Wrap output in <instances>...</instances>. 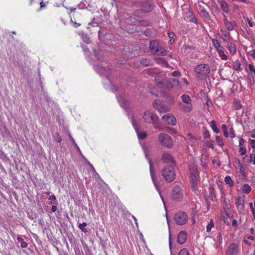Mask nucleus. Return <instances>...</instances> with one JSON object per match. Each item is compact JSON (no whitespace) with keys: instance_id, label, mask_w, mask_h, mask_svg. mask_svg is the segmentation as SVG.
Returning <instances> with one entry per match:
<instances>
[{"instance_id":"obj_20","label":"nucleus","mask_w":255,"mask_h":255,"mask_svg":"<svg viewBox=\"0 0 255 255\" xmlns=\"http://www.w3.org/2000/svg\"><path fill=\"white\" fill-rule=\"evenodd\" d=\"M236 205L238 208V209L242 211L244 210V200L241 198V197H239L238 199H236Z\"/></svg>"},{"instance_id":"obj_61","label":"nucleus","mask_w":255,"mask_h":255,"mask_svg":"<svg viewBox=\"0 0 255 255\" xmlns=\"http://www.w3.org/2000/svg\"><path fill=\"white\" fill-rule=\"evenodd\" d=\"M68 137H69V138L70 139V140L72 142V143H75V140H74V138L72 137V136H71V135L70 134V133H69Z\"/></svg>"},{"instance_id":"obj_56","label":"nucleus","mask_w":255,"mask_h":255,"mask_svg":"<svg viewBox=\"0 0 255 255\" xmlns=\"http://www.w3.org/2000/svg\"><path fill=\"white\" fill-rule=\"evenodd\" d=\"M86 160L87 164L89 166V167H90L91 170H93V171L95 172L96 171H95V169L94 166L90 163V162L89 161H88L87 159H86Z\"/></svg>"},{"instance_id":"obj_29","label":"nucleus","mask_w":255,"mask_h":255,"mask_svg":"<svg viewBox=\"0 0 255 255\" xmlns=\"http://www.w3.org/2000/svg\"><path fill=\"white\" fill-rule=\"evenodd\" d=\"M225 182L230 187L233 186L234 185V181L229 176H227L225 178Z\"/></svg>"},{"instance_id":"obj_34","label":"nucleus","mask_w":255,"mask_h":255,"mask_svg":"<svg viewBox=\"0 0 255 255\" xmlns=\"http://www.w3.org/2000/svg\"><path fill=\"white\" fill-rule=\"evenodd\" d=\"M212 41L215 48L217 49V51H218V49H222V47L220 45L217 39H212Z\"/></svg>"},{"instance_id":"obj_24","label":"nucleus","mask_w":255,"mask_h":255,"mask_svg":"<svg viewBox=\"0 0 255 255\" xmlns=\"http://www.w3.org/2000/svg\"><path fill=\"white\" fill-rule=\"evenodd\" d=\"M140 63L145 66H150L153 65L152 60L149 58H142L140 60Z\"/></svg>"},{"instance_id":"obj_15","label":"nucleus","mask_w":255,"mask_h":255,"mask_svg":"<svg viewBox=\"0 0 255 255\" xmlns=\"http://www.w3.org/2000/svg\"><path fill=\"white\" fill-rule=\"evenodd\" d=\"M239 252L238 246L234 243L230 245L227 250L226 255H234Z\"/></svg>"},{"instance_id":"obj_37","label":"nucleus","mask_w":255,"mask_h":255,"mask_svg":"<svg viewBox=\"0 0 255 255\" xmlns=\"http://www.w3.org/2000/svg\"><path fill=\"white\" fill-rule=\"evenodd\" d=\"M87 224L86 223L84 222L82 224H80L78 226L79 228L83 232L87 233L88 230L85 227L87 226Z\"/></svg>"},{"instance_id":"obj_48","label":"nucleus","mask_w":255,"mask_h":255,"mask_svg":"<svg viewBox=\"0 0 255 255\" xmlns=\"http://www.w3.org/2000/svg\"><path fill=\"white\" fill-rule=\"evenodd\" d=\"M239 152H240L241 155H245L247 152L246 148L244 147H241L240 148Z\"/></svg>"},{"instance_id":"obj_27","label":"nucleus","mask_w":255,"mask_h":255,"mask_svg":"<svg viewBox=\"0 0 255 255\" xmlns=\"http://www.w3.org/2000/svg\"><path fill=\"white\" fill-rule=\"evenodd\" d=\"M210 125L214 132L216 133H218L219 132V129L217 126L216 122L213 120L211 122Z\"/></svg>"},{"instance_id":"obj_32","label":"nucleus","mask_w":255,"mask_h":255,"mask_svg":"<svg viewBox=\"0 0 255 255\" xmlns=\"http://www.w3.org/2000/svg\"><path fill=\"white\" fill-rule=\"evenodd\" d=\"M243 192L245 194H248L251 190V186L248 184H245L243 186Z\"/></svg>"},{"instance_id":"obj_18","label":"nucleus","mask_w":255,"mask_h":255,"mask_svg":"<svg viewBox=\"0 0 255 255\" xmlns=\"http://www.w3.org/2000/svg\"><path fill=\"white\" fill-rule=\"evenodd\" d=\"M162 86L160 88H163L168 90H170L173 88V84L171 83V81L169 79H164L163 81Z\"/></svg>"},{"instance_id":"obj_17","label":"nucleus","mask_w":255,"mask_h":255,"mask_svg":"<svg viewBox=\"0 0 255 255\" xmlns=\"http://www.w3.org/2000/svg\"><path fill=\"white\" fill-rule=\"evenodd\" d=\"M187 240V233L185 231H181L177 237V242L180 244L182 245L184 244Z\"/></svg>"},{"instance_id":"obj_4","label":"nucleus","mask_w":255,"mask_h":255,"mask_svg":"<svg viewBox=\"0 0 255 255\" xmlns=\"http://www.w3.org/2000/svg\"><path fill=\"white\" fill-rule=\"evenodd\" d=\"M158 139L160 144L167 148L170 149L172 148L174 145L172 138L167 133H160L158 135Z\"/></svg>"},{"instance_id":"obj_42","label":"nucleus","mask_w":255,"mask_h":255,"mask_svg":"<svg viewBox=\"0 0 255 255\" xmlns=\"http://www.w3.org/2000/svg\"><path fill=\"white\" fill-rule=\"evenodd\" d=\"M214 226V223L212 220H210V223L207 225L206 227L207 232H209L211 231L212 228Z\"/></svg>"},{"instance_id":"obj_9","label":"nucleus","mask_w":255,"mask_h":255,"mask_svg":"<svg viewBox=\"0 0 255 255\" xmlns=\"http://www.w3.org/2000/svg\"><path fill=\"white\" fill-rule=\"evenodd\" d=\"M131 123H132V125L133 128H134V129L137 133L138 138L140 139H143L145 138L147 136V134L144 132H142V133L140 132L139 127L137 124L136 120H135V119L133 117H132V118H131Z\"/></svg>"},{"instance_id":"obj_36","label":"nucleus","mask_w":255,"mask_h":255,"mask_svg":"<svg viewBox=\"0 0 255 255\" xmlns=\"http://www.w3.org/2000/svg\"><path fill=\"white\" fill-rule=\"evenodd\" d=\"M17 240L18 242H20V246L22 248H26L27 247V244L23 241L22 238L18 237Z\"/></svg>"},{"instance_id":"obj_45","label":"nucleus","mask_w":255,"mask_h":255,"mask_svg":"<svg viewBox=\"0 0 255 255\" xmlns=\"http://www.w3.org/2000/svg\"><path fill=\"white\" fill-rule=\"evenodd\" d=\"M156 109L158 110L159 112H165L167 111V107H164L162 106H159V107H157Z\"/></svg>"},{"instance_id":"obj_2","label":"nucleus","mask_w":255,"mask_h":255,"mask_svg":"<svg viewBox=\"0 0 255 255\" xmlns=\"http://www.w3.org/2000/svg\"><path fill=\"white\" fill-rule=\"evenodd\" d=\"M161 173L167 182H172L175 178V173L173 165L169 164L164 166L162 168Z\"/></svg>"},{"instance_id":"obj_1","label":"nucleus","mask_w":255,"mask_h":255,"mask_svg":"<svg viewBox=\"0 0 255 255\" xmlns=\"http://www.w3.org/2000/svg\"><path fill=\"white\" fill-rule=\"evenodd\" d=\"M196 77L198 80L205 78L210 72V67L207 64H200L194 67Z\"/></svg>"},{"instance_id":"obj_50","label":"nucleus","mask_w":255,"mask_h":255,"mask_svg":"<svg viewBox=\"0 0 255 255\" xmlns=\"http://www.w3.org/2000/svg\"><path fill=\"white\" fill-rule=\"evenodd\" d=\"M250 161L251 162H252L253 164H255V153H252L250 155Z\"/></svg>"},{"instance_id":"obj_35","label":"nucleus","mask_w":255,"mask_h":255,"mask_svg":"<svg viewBox=\"0 0 255 255\" xmlns=\"http://www.w3.org/2000/svg\"><path fill=\"white\" fill-rule=\"evenodd\" d=\"M218 54H219L220 57L222 58V59L224 60H226L227 59L228 57L224 53L222 49H218Z\"/></svg>"},{"instance_id":"obj_64","label":"nucleus","mask_w":255,"mask_h":255,"mask_svg":"<svg viewBox=\"0 0 255 255\" xmlns=\"http://www.w3.org/2000/svg\"><path fill=\"white\" fill-rule=\"evenodd\" d=\"M232 225L234 227H236L237 226V221L236 220L234 219L232 221Z\"/></svg>"},{"instance_id":"obj_40","label":"nucleus","mask_w":255,"mask_h":255,"mask_svg":"<svg viewBox=\"0 0 255 255\" xmlns=\"http://www.w3.org/2000/svg\"><path fill=\"white\" fill-rule=\"evenodd\" d=\"M139 24L140 25L147 26L150 25V21L146 20H141L138 21Z\"/></svg>"},{"instance_id":"obj_60","label":"nucleus","mask_w":255,"mask_h":255,"mask_svg":"<svg viewBox=\"0 0 255 255\" xmlns=\"http://www.w3.org/2000/svg\"><path fill=\"white\" fill-rule=\"evenodd\" d=\"M82 47L84 52H88V53L90 52L89 49L87 47H86L85 46H82Z\"/></svg>"},{"instance_id":"obj_19","label":"nucleus","mask_w":255,"mask_h":255,"mask_svg":"<svg viewBox=\"0 0 255 255\" xmlns=\"http://www.w3.org/2000/svg\"><path fill=\"white\" fill-rule=\"evenodd\" d=\"M220 5L222 9L225 13H228L230 11L229 6L228 3L225 0H219Z\"/></svg>"},{"instance_id":"obj_54","label":"nucleus","mask_w":255,"mask_h":255,"mask_svg":"<svg viewBox=\"0 0 255 255\" xmlns=\"http://www.w3.org/2000/svg\"><path fill=\"white\" fill-rule=\"evenodd\" d=\"M230 137L233 138L235 136V131L233 128H231L230 130Z\"/></svg>"},{"instance_id":"obj_13","label":"nucleus","mask_w":255,"mask_h":255,"mask_svg":"<svg viewBox=\"0 0 255 255\" xmlns=\"http://www.w3.org/2000/svg\"><path fill=\"white\" fill-rule=\"evenodd\" d=\"M154 7L155 5L153 1H146L145 2L143 1L141 8L144 12L148 13L150 12Z\"/></svg>"},{"instance_id":"obj_44","label":"nucleus","mask_w":255,"mask_h":255,"mask_svg":"<svg viewBox=\"0 0 255 255\" xmlns=\"http://www.w3.org/2000/svg\"><path fill=\"white\" fill-rule=\"evenodd\" d=\"M82 39L86 43H90L91 42L90 39L87 35H83L82 36Z\"/></svg>"},{"instance_id":"obj_21","label":"nucleus","mask_w":255,"mask_h":255,"mask_svg":"<svg viewBox=\"0 0 255 255\" xmlns=\"http://www.w3.org/2000/svg\"><path fill=\"white\" fill-rule=\"evenodd\" d=\"M149 47H150V50L154 54L155 52V51H156V49L159 47L158 41L157 40H155L151 41L150 42Z\"/></svg>"},{"instance_id":"obj_31","label":"nucleus","mask_w":255,"mask_h":255,"mask_svg":"<svg viewBox=\"0 0 255 255\" xmlns=\"http://www.w3.org/2000/svg\"><path fill=\"white\" fill-rule=\"evenodd\" d=\"M144 12L142 9L140 8L135 10L133 12V14L134 16L141 17Z\"/></svg>"},{"instance_id":"obj_46","label":"nucleus","mask_w":255,"mask_h":255,"mask_svg":"<svg viewBox=\"0 0 255 255\" xmlns=\"http://www.w3.org/2000/svg\"><path fill=\"white\" fill-rule=\"evenodd\" d=\"M203 135L205 138H208L210 136L209 131L206 128H205L203 132Z\"/></svg>"},{"instance_id":"obj_25","label":"nucleus","mask_w":255,"mask_h":255,"mask_svg":"<svg viewBox=\"0 0 255 255\" xmlns=\"http://www.w3.org/2000/svg\"><path fill=\"white\" fill-rule=\"evenodd\" d=\"M130 4L133 8H141L143 1L140 0L131 1Z\"/></svg>"},{"instance_id":"obj_53","label":"nucleus","mask_w":255,"mask_h":255,"mask_svg":"<svg viewBox=\"0 0 255 255\" xmlns=\"http://www.w3.org/2000/svg\"><path fill=\"white\" fill-rule=\"evenodd\" d=\"M169 80L171 81L172 84V83H174L175 85L176 84L177 86L179 85V82L178 80L175 78H172V79H170Z\"/></svg>"},{"instance_id":"obj_23","label":"nucleus","mask_w":255,"mask_h":255,"mask_svg":"<svg viewBox=\"0 0 255 255\" xmlns=\"http://www.w3.org/2000/svg\"><path fill=\"white\" fill-rule=\"evenodd\" d=\"M167 51L165 49V48L159 46L154 54L165 56L167 54Z\"/></svg>"},{"instance_id":"obj_22","label":"nucleus","mask_w":255,"mask_h":255,"mask_svg":"<svg viewBox=\"0 0 255 255\" xmlns=\"http://www.w3.org/2000/svg\"><path fill=\"white\" fill-rule=\"evenodd\" d=\"M145 36L148 37H153L156 36V32L155 30L151 28H147L144 31Z\"/></svg>"},{"instance_id":"obj_8","label":"nucleus","mask_w":255,"mask_h":255,"mask_svg":"<svg viewBox=\"0 0 255 255\" xmlns=\"http://www.w3.org/2000/svg\"><path fill=\"white\" fill-rule=\"evenodd\" d=\"M183 193L178 185L173 186L171 192L172 199L175 201H180L183 198Z\"/></svg>"},{"instance_id":"obj_33","label":"nucleus","mask_w":255,"mask_h":255,"mask_svg":"<svg viewBox=\"0 0 255 255\" xmlns=\"http://www.w3.org/2000/svg\"><path fill=\"white\" fill-rule=\"evenodd\" d=\"M228 50L230 52V53L232 54H234L236 52V48L235 46L233 45L232 43H230L228 46Z\"/></svg>"},{"instance_id":"obj_5","label":"nucleus","mask_w":255,"mask_h":255,"mask_svg":"<svg viewBox=\"0 0 255 255\" xmlns=\"http://www.w3.org/2000/svg\"><path fill=\"white\" fill-rule=\"evenodd\" d=\"M144 151L145 157L148 160V162L149 164L150 173V175H151V177L152 182H153L156 190L159 191V187L156 181L155 173L153 169V163H152L151 160L150 159V158L148 155L147 151L145 148H144Z\"/></svg>"},{"instance_id":"obj_38","label":"nucleus","mask_w":255,"mask_h":255,"mask_svg":"<svg viewBox=\"0 0 255 255\" xmlns=\"http://www.w3.org/2000/svg\"><path fill=\"white\" fill-rule=\"evenodd\" d=\"M155 61L158 64H161L165 65H168L167 61L165 60H164L163 58H161V57H159V58L155 59Z\"/></svg>"},{"instance_id":"obj_62","label":"nucleus","mask_w":255,"mask_h":255,"mask_svg":"<svg viewBox=\"0 0 255 255\" xmlns=\"http://www.w3.org/2000/svg\"><path fill=\"white\" fill-rule=\"evenodd\" d=\"M71 22H73L74 23V26L76 28H77L78 26H79L80 25V23H78L76 22H73L72 21V20H71Z\"/></svg>"},{"instance_id":"obj_49","label":"nucleus","mask_w":255,"mask_h":255,"mask_svg":"<svg viewBox=\"0 0 255 255\" xmlns=\"http://www.w3.org/2000/svg\"><path fill=\"white\" fill-rule=\"evenodd\" d=\"M171 75L173 77H179L181 75V73L179 71H175L171 73Z\"/></svg>"},{"instance_id":"obj_12","label":"nucleus","mask_w":255,"mask_h":255,"mask_svg":"<svg viewBox=\"0 0 255 255\" xmlns=\"http://www.w3.org/2000/svg\"><path fill=\"white\" fill-rule=\"evenodd\" d=\"M162 119L167 124L175 126L176 124V119L174 116L171 114H167L162 116Z\"/></svg>"},{"instance_id":"obj_47","label":"nucleus","mask_w":255,"mask_h":255,"mask_svg":"<svg viewBox=\"0 0 255 255\" xmlns=\"http://www.w3.org/2000/svg\"><path fill=\"white\" fill-rule=\"evenodd\" d=\"M55 140L60 143L62 141V138L58 133H56L55 137Z\"/></svg>"},{"instance_id":"obj_59","label":"nucleus","mask_w":255,"mask_h":255,"mask_svg":"<svg viewBox=\"0 0 255 255\" xmlns=\"http://www.w3.org/2000/svg\"><path fill=\"white\" fill-rule=\"evenodd\" d=\"M208 146H209L210 148L212 149L214 148V141H211L210 142L208 143Z\"/></svg>"},{"instance_id":"obj_39","label":"nucleus","mask_w":255,"mask_h":255,"mask_svg":"<svg viewBox=\"0 0 255 255\" xmlns=\"http://www.w3.org/2000/svg\"><path fill=\"white\" fill-rule=\"evenodd\" d=\"M120 102L121 106L125 109H127L128 107L129 103L128 101L125 100H121V101H120Z\"/></svg>"},{"instance_id":"obj_26","label":"nucleus","mask_w":255,"mask_h":255,"mask_svg":"<svg viewBox=\"0 0 255 255\" xmlns=\"http://www.w3.org/2000/svg\"><path fill=\"white\" fill-rule=\"evenodd\" d=\"M155 82L157 85V86L159 88L162 86L163 81L164 79L162 78L161 77L159 76H156L154 79Z\"/></svg>"},{"instance_id":"obj_7","label":"nucleus","mask_w":255,"mask_h":255,"mask_svg":"<svg viewBox=\"0 0 255 255\" xmlns=\"http://www.w3.org/2000/svg\"><path fill=\"white\" fill-rule=\"evenodd\" d=\"M181 98L182 102L186 104V105L180 104L182 109L185 112L191 111L192 109L191 98L186 94H183Z\"/></svg>"},{"instance_id":"obj_52","label":"nucleus","mask_w":255,"mask_h":255,"mask_svg":"<svg viewBox=\"0 0 255 255\" xmlns=\"http://www.w3.org/2000/svg\"><path fill=\"white\" fill-rule=\"evenodd\" d=\"M191 14L192 16V18L190 19L191 21L192 22L197 23V18L195 17V16L194 15L192 12H191Z\"/></svg>"},{"instance_id":"obj_51","label":"nucleus","mask_w":255,"mask_h":255,"mask_svg":"<svg viewBox=\"0 0 255 255\" xmlns=\"http://www.w3.org/2000/svg\"><path fill=\"white\" fill-rule=\"evenodd\" d=\"M49 200H51L50 204H55V203H53V201H55L56 200V198L54 195H52L49 197Z\"/></svg>"},{"instance_id":"obj_55","label":"nucleus","mask_w":255,"mask_h":255,"mask_svg":"<svg viewBox=\"0 0 255 255\" xmlns=\"http://www.w3.org/2000/svg\"><path fill=\"white\" fill-rule=\"evenodd\" d=\"M201 165L204 169H206L207 167L206 163L202 159H201Z\"/></svg>"},{"instance_id":"obj_63","label":"nucleus","mask_w":255,"mask_h":255,"mask_svg":"<svg viewBox=\"0 0 255 255\" xmlns=\"http://www.w3.org/2000/svg\"><path fill=\"white\" fill-rule=\"evenodd\" d=\"M57 207L55 205H53L51 207V211L52 212H55L57 210Z\"/></svg>"},{"instance_id":"obj_16","label":"nucleus","mask_w":255,"mask_h":255,"mask_svg":"<svg viewBox=\"0 0 255 255\" xmlns=\"http://www.w3.org/2000/svg\"><path fill=\"white\" fill-rule=\"evenodd\" d=\"M198 7V11L200 13V16L202 18H204L205 19H209L210 17L209 13L204 7V6L201 5V4H199Z\"/></svg>"},{"instance_id":"obj_41","label":"nucleus","mask_w":255,"mask_h":255,"mask_svg":"<svg viewBox=\"0 0 255 255\" xmlns=\"http://www.w3.org/2000/svg\"><path fill=\"white\" fill-rule=\"evenodd\" d=\"M178 255H189V252L187 249L184 248L179 251Z\"/></svg>"},{"instance_id":"obj_14","label":"nucleus","mask_w":255,"mask_h":255,"mask_svg":"<svg viewBox=\"0 0 255 255\" xmlns=\"http://www.w3.org/2000/svg\"><path fill=\"white\" fill-rule=\"evenodd\" d=\"M161 160L163 163H172V165H175V161L172 156L168 153H163L162 154Z\"/></svg>"},{"instance_id":"obj_30","label":"nucleus","mask_w":255,"mask_h":255,"mask_svg":"<svg viewBox=\"0 0 255 255\" xmlns=\"http://www.w3.org/2000/svg\"><path fill=\"white\" fill-rule=\"evenodd\" d=\"M233 68L236 71H241V63L239 60H237L233 64Z\"/></svg>"},{"instance_id":"obj_43","label":"nucleus","mask_w":255,"mask_h":255,"mask_svg":"<svg viewBox=\"0 0 255 255\" xmlns=\"http://www.w3.org/2000/svg\"><path fill=\"white\" fill-rule=\"evenodd\" d=\"M216 140L219 143L220 146H222L223 145V139L220 136L216 135Z\"/></svg>"},{"instance_id":"obj_3","label":"nucleus","mask_w":255,"mask_h":255,"mask_svg":"<svg viewBox=\"0 0 255 255\" xmlns=\"http://www.w3.org/2000/svg\"><path fill=\"white\" fill-rule=\"evenodd\" d=\"M143 119L145 123L152 124L155 128H159L158 116L149 111H146L143 115Z\"/></svg>"},{"instance_id":"obj_11","label":"nucleus","mask_w":255,"mask_h":255,"mask_svg":"<svg viewBox=\"0 0 255 255\" xmlns=\"http://www.w3.org/2000/svg\"><path fill=\"white\" fill-rule=\"evenodd\" d=\"M224 16V19L223 21L225 24V25L226 27V28L229 31H232L234 29V27L237 26V22L235 20L233 21H229L227 19V17L225 14H223Z\"/></svg>"},{"instance_id":"obj_28","label":"nucleus","mask_w":255,"mask_h":255,"mask_svg":"<svg viewBox=\"0 0 255 255\" xmlns=\"http://www.w3.org/2000/svg\"><path fill=\"white\" fill-rule=\"evenodd\" d=\"M233 107L235 110H240L242 108V105L239 101L235 100L234 102Z\"/></svg>"},{"instance_id":"obj_10","label":"nucleus","mask_w":255,"mask_h":255,"mask_svg":"<svg viewBox=\"0 0 255 255\" xmlns=\"http://www.w3.org/2000/svg\"><path fill=\"white\" fill-rule=\"evenodd\" d=\"M189 170L191 180L193 183H195L199 177V173L197 167L194 165H191L189 166Z\"/></svg>"},{"instance_id":"obj_6","label":"nucleus","mask_w":255,"mask_h":255,"mask_svg":"<svg viewBox=\"0 0 255 255\" xmlns=\"http://www.w3.org/2000/svg\"><path fill=\"white\" fill-rule=\"evenodd\" d=\"M187 214L184 212H179L174 216V220L176 223L179 225H183L188 221Z\"/></svg>"},{"instance_id":"obj_57","label":"nucleus","mask_w":255,"mask_h":255,"mask_svg":"<svg viewBox=\"0 0 255 255\" xmlns=\"http://www.w3.org/2000/svg\"><path fill=\"white\" fill-rule=\"evenodd\" d=\"M249 54L253 58H255V50H252L249 51Z\"/></svg>"},{"instance_id":"obj_58","label":"nucleus","mask_w":255,"mask_h":255,"mask_svg":"<svg viewBox=\"0 0 255 255\" xmlns=\"http://www.w3.org/2000/svg\"><path fill=\"white\" fill-rule=\"evenodd\" d=\"M250 143L252 148H255V139H250Z\"/></svg>"}]
</instances>
